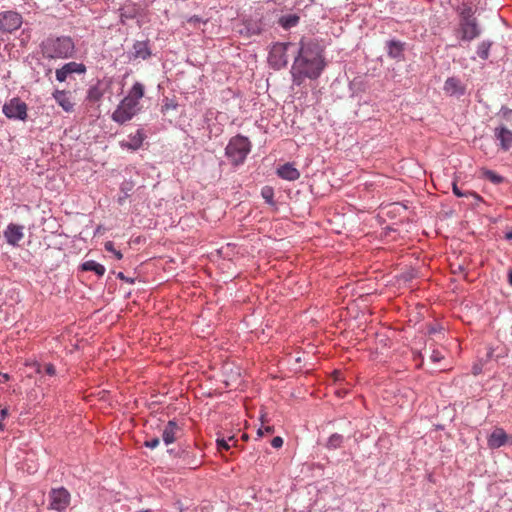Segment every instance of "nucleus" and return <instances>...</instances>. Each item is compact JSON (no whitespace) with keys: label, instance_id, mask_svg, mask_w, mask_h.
I'll use <instances>...</instances> for the list:
<instances>
[{"label":"nucleus","instance_id":"nucleus-10","mask_svg":"<svg viewBox=\"0 0 512 512\" xmlns=\"http://www.w3.org/2000/svg\"><path fill=\"white\" fill-rule=\"evenodd\" d=\"M152 55L151 48L149 46V40L135 41L133 43L131 51L127 53L129 61L135 60H147Z\"/></svg>","mask_w":512,"mask_h":512},{"label":"nucleus","instance_id":"nucleus-45","mask_svg":"<svg viewBox=\"0 0 512 512\" xmlns=\"http://www.w3.org/2000/svg\"><path fill=\"white\" fill-rule=\"evenodd\" d=\"M4 429V425L2 423V421H0V430H3Z\"/></svg>","mask_w":512,"mask_h":512},{"label":"nucleus","instance_id":"nucleus-8","mask_svg":"<svg viewBox=\"0 0 512 512\" xmlns=\"http://www.w3.org/2000/svg\"><path fill=\"white\" fill-rule=\"evenodd\" d=\"M49 499L51 509L63 512L70 504V493L63 487L52 489Z\"/></svg>","mask_w":512,"mask_h":512},{"label":"nucleus","instance_id":"nucleus-25","mask_svg":"<svg viewBox=\"0 0 512 512\" xmlns=\"http://www.w3.org/2000/svg\"><path fill=\"white\" fill-rule=\"evenodd\" d=\"M492 43L490 41H482L477 48V55L482 60H486L489 57V50Z\"/></svg>","mask_w":512,"mask_h":512},{"label":"nucleus","instance_id":"nucleus-11","mask_svg":"<svg viewBox=\"0 0 512 512\" xmlns=\"http://www.w3.org/2000/svg\"><path fill=\"white\" fill-rule=\"evenodd\" d=\"M460 31L462 33L461 39L465 41H471L477 38L481 33L475 18L460 20Z\"/></svg>","mask_w":512,"mask_h":512},{"label":"nucleus","instance_id":"nucleus-41","mask_svg":"<svg viewBox=\"0 0 512 512\" xmlns=\"http://www.w3.org/2000/svg\"><path fill=\"white\" fill-rule=\"evenodd\" d=\"M8 415V410L6 408L0 410V421H3Z\"/></svg>","mask_w":512,"mask_h":512},{"label":"nucleus","instance_id":"nucleus-12","mask_svg":"<svg viewBox=\"0 0 512 512\" xmlns=\"http://www.w3.org/2000/svg\"><path fill=\"white\" fill-rule=\"evenodd\" d=\"M3 236L6 242L15 247L24 238V226L19 224L10 223L3 231Z\"/></svg>","mask_w":512,"mask_h":512},{"label":"nucleus","instance_id":"nucleus-6","mask_svg":"<svg viewBox=\"0 0 512 512\" xmlns=\"http://www.w3.org/2000/svg\"><path fill=\"white\" fill-rule=\"evenodd\" d=\"M2 112L9 119L24 121L27 118V105L19 98H12L3 105Z\"/></svg>","mask_w":512,"mask_h":512},{"label":"nucleus","instance_id":"nucleus-31","mask_svg":"<svg viewBox=\"0 0 512 512\" xmlns=\"http://www.w3.org/2000/svg\"><path fill=\"white\" fill-rule=\"evenodd\" d=\"M233 439H234V437H230L228 440H225L224 438L217 439L216 443H217L218 449L219 450H229L230 445H229L228 441H231Z\"/></svg>","mask_w":512,"mask_h":512},{"label":"nucleus","instance_id":"nucleus-27","mask_svg":"<svg viewBox=\"0 0 512 512\" xmlns=\"http://www.w3.org/2000/svg\"><path fill=\"white\" fill-rule=\"evenodd\" d=\"M484 176L486 179L491 181L493 184H500L504 181V178L501 175L495 173L492 170H486L484 172Z\"/></svg>","mask_w":512,"mask_h":512},{"label":"nucleus","instance_id":"nucleus-26","mask_svg":"<svg viewBox=\"0 0 512 512\" xmlns=\"http://www.w3.org/2000/svg\"><path fill=\"white\" fill-rule=\"evenodd\" d=\"M261 196L265 202L271 206L275 205L274 201V189L271 186H264L261 189Z\"/></svg>","mask_w":512,"mask_h":512},{"label":"nucleus","instance_id":"nucleus-29","mask_svg":"<svg viewBox=\"0 0 512 512\" xmlns=\"http://www.w3.org/2000/svg\"><path fill=\"white\" fill-rule=\"evenodd\" d=\"M134 17H135L134 10H121V13H120L121 23L124 24L126 22V20L133 19Z\"/></svg>","mask_w":512,"mask_h":512},{"label":"nucleus","instance_id":"nucleus-9","mask_svg":"<svg viewBox=\"0 0 512 512\" xmlns=\"http://www.w3.org/2000/svg\"><path fill=\"white\" fill-rule=\"evenodd\" d=\"M86 66L83 63L78 62H68L65 63L62 67L56 69L55 76L56 80L59 82L66 81L73 74L82 75L86 73Z\"/></svg>","mask_w":512,"mask_h":512},{"label":"nucleus","instance_id":"nucleus-24","mask_svg":"<svg viewBox=\"0 0 512 512\" xmlns=\"http://www.w3.org/2000/svg\"><path fill=\"white\" fill-rule=\"evenodd\" d=\"M343 436L341 434H338V433H334L332 434L329 438H328V441L326 443V447L328 449H337L339 448L342 443H343Z\"/></svg>","mask_w":512,"mask_h":512},{"label":"nucleus","instance_id":"nucleus-34","mask_svg":"<svg viewBox=\"0 0 512 512\" xmlns=\"http://www.w3.org/2000/svg\"><path fill=\"white\" fill-rule=\"evenodd\" d=\"M271 445L273 448H281L283 446V439L280 436H276L272 439Z\"/></svg>","mask_w":512,"mask_h":512},{"label":"nucleus","instance_id":"nucleus-19","mask_svg":"<svg viewBox=\"0 0 512 512\" xmlns=\"http://www.w3.org/2000/svg\"><path fill=\"white\" fill-rule=\"evenodd\" d=\"M144 138L145 136L142 130L138 129L135 133H131L128 136V140L126 142H122V146L131 150H137L141 147Z\"/></svg>","mask_w":512,"mask_h":512},{"label":"nucleus","instance_id":"nucleus-23","mask_svg":"<svg viewBox=\"0 0 512 512\" xmlns=\"http://www.w3.org/2000/svg\"><path fill=\"white\" fill-rule=\"evenodd\" d=\"M461 20H467V18H473L474 9L470 0L464 1L462 6L458 8Z\"/></svg>","mask_w":512,"mask_h":512},{"label":"nucleus","instance_id":"nucleus-40","mask_svg":"<svg viewBox=\"0 0 512 512\" xmlns=\"http://www.w3.org/2000/svg\"><path fill=\"white\" fill-rule=\"evenodd\" d=\"M117 277H118L119 279H121V280H124V281L128 282V283H133V279H131V278H127L126 276H124V274H123L122 272H119V273L117 274Z\"/></svg>","mask_w":512,"mask_h":512},{"label":"nucleus","instance_id":"nucleus-47","mask_svg":"<svg viewBox=\"0 0 512 512\" xmlns=\"http://www.w3.org/2000/svg\"><path fill=\"white\" fill-rule=\"evenodd\" d=\"M140 512H150V510H143V511H140Z\"/></svg>","mask_w":512,"mask_h":512},{"label":"nucleus","instance_id":"nucleus-36","mask_svg":"<svg viewBox=\"0 0 512 512\" xmlns=\"http://www.w3.org/2000/svg\"><path fill=\"white\" fill-rule=\"evenodd\" d=\"M273 432V428L271 426H266L265 428H260L257 431L258 436H263L265 433L270 434Z\"/></svg>","mask_w":512,"mask_h":512},{"label":"nucleus","instance_id":"nucleus-44","mask_svg":"<svg viewBox=\"0 0 512 512\" xmlns=\"http://www.w3.org/2000/svg\"><path fill=\"white\" fill-rule=\"evenodd\" d=\"M190 21L197 22V21H199V18H197V17H193V18H191V19H190Z\"/></svg>","mask_w":512,"mask_h":512},{"label":"nucleus","instance_id":"nucleus-39","mask_svg":"<svg viewBox=\"0 0 512 512\" xmlns=\"http://www.w3.org/2000/svg\"><path fill=\"white\" fill-rule=\"evenodd\" d=\"M46 374L53 376L55 374V367L52 364H47L45 366Z\"/></svg>","mask_w":512,"mask_h":512},{"label":"nucleus","instance_id":"nucleus-46","mask_svg":"<svg viewBox=\"0 0 512 512\" xmlns=\"http://www.w3.org/2000/svg\"><path fill=\"white\" fill-rule=\"evenodd\" d=\"M4 377L5 380H8L9 376L7 374H3L2 375Z\"/></svg>","mask_w":512,"mask_h":512},{"label":"nucleus","instance_id":"nucleus-2","mask_svg":"<svg viewBox=\"0 0 512 512\" xmlns=\"http://www.w3.org/2000/svg\"><path fill=\"white\" fill-rule=\"evenodd\" d=\"M144 92V85L140 82H135L128 94L112 113L113 121L119 124L130 121L140 110V100L143 98Z\"/></svg>","mask_w":512,"mask_h":512},{"label":"nucleus","instance_id":"nucleus-3","mask_svg":"<svg viewBox=\"0 0 512 512\" xmlns=\"http://www.w3.org/2000/svg\"><path fill=\"white\" fill-rule=\"evenodd\" d=\"M40 50L46 59H68L75 53V43L69 36L48 37L40 44Z\"/></svg>","mask_w":512,"mask_h":512},{"label":"nucleus","instance_id":"nucleus-35","mask_svg":"<svg viewBox=\"0 0 512 512\" xmlns=\"http://www.w3.org/2000/svg\"><path fill=\"white\" fill-rule=\"evenodd\" d=\"M430 358L433 362H439L443 359V355L438 350H433Z\"/></svg>","mask_w":512,"mask_h":512},{"label":"nucleus","instance_id":"nucleus-16","mask_svg":"<svg viewBox=\"0 0 512 512\" xmlns=\"http://www.w3.org/2000/svg\"><path fill=\"white\" fill-rule=\"evenodd\" d=\"M278 177L287 181H295L299 179L300 172L294 167L292 163H285L277 168Z\"/></svg>","mask_w":512,"mask_h":512},{"label":"nucleus","instance_id":"nucleus-1","mask_svg":"<svg viewBox=\"0 0 512 512\" xmlns=\"http://www.w3.org/2000/svg\"><path fill=\"white\" fill-rule=\"evenodd\" d=\"M325 66L326 62L319 45L302 40L290 71L293 84L300 86L306 79L319 78Z\"/></svg>","mask_w":512,"mask_h":512},{"label":"nucleus","instance_id":"nucleus-7","mask_svg":"<svg viewBox=\"0 0 512 512\" xmlns=\"http://www.w3.org/2000/svg\"><path fill=\"white\" fill-rule=\"evenodd\" d=\"M22 24V16L15 11L0 12V33H12Z\"/></svg>","mask_w":512,"mask_h":512},{"label":"nucleus","instance_id":"nucleus-30","mask_svg":"<svg viewBox=\"0 0 512 512\" xmlns=\"http://www.w3.org/2000/svg\"><path fill=\"white\" fill-rule=\"evenodd\" d=\"M177 106L178 105L174 100L166 98L162 106V109L163 111L175 110Z\"/></svg>","mask_w":512,"mask_h":512},{"label":"nucleus","instance_id":"nucleus-4","mask_svg":"<svg viewBox=\"0 0 512 512\" xmlns=\"http://www.w3.org/2000/svg\"><path fill=\"white\" fill-rule=\"evenodd\" d=\"M251 151V142L243 135H236L230 139L225 155L234 166L242 165Z\"/></svg>","mask_w":512,"mask_h":512},{"label":"nucleus","instance_id":"nucleus-42","mask_svg":"<svg viewBox=\"0 0 512 512\" xmlns=\"http://www.w3.org/2000/svg\"><path fill=\"white\" fill-rule=\"evenodd\" d=\"M508 282L512 286V269L508 273Z\"/></svg>","mask_w":512,"mask_h":512},{"label":"nucleus","instance_id":"nucleus-37","mask_svg":"<svg viewBox=\"0 0 512 512\" xmlns=\"http://www.w3.org/2000/svg\"><path fill=\"white\" fill-rule=\"evenodd\" d=\"M512 113V110L509 109L508 107L506 106H502V108L500 109V114L504 117V118H509L510 114Z\"/></svg>","mask_w":512,"mask_h":512},{"label":"nucleus","instance_id":"nucleus-20","mask_svg":"<svg viewBox=\"0 0 512 512\" xmlns=\"http://www.w3.org/2000/svg\"><path fill=\"white\" fill-rule=\"evenodd\" d=\"M386 49L389 57L393 59H401L403 56V43L396 40L386 42Z\"/></svg>","mask_w":512,"mask_h":512},{"label":"nucleus","instance_id":"nucleus-32","mask_svg":"<svg viewBox=\"0 0 512 512\" xmlns=\"http://www.w3.org/2000/svg\"><path fill=\"white\" fill-rule=\"evenodd\" d=\"M160 444V439L158 437L151 438L149 440H146L144 445L147 448L155 449Z\"/></svg>","mask_w":512,"mask_h":512},{"label":"nucleus","instance_id":"nucleus-38","mask_svg":"<svg viewBox=\"0 0 512 512\" xmlns=\"http://www.w3.org/2000/svg\"><path fill=\"white\" fill-rule=\"evenodd\" d=\"M452 189H453V193L457 197H465V196H467V193L462 192L455 183L453 184V188Z\"/></svg>","mask_w":512,"mask_h":512},{"label":"nucleus","instance_id":"nucleus-33","mask_svg":"<svg viewBox=\"0 0 512 512\" xmlns=\"http://www.w3.org/2000/svg\"><path fill=\"white\" fill-rule=\"evenodd\" d=\"M247 31L249 35H258L261 33V27L259 26V24L254 23L251 26H247Z\"/></svg>","mask_w":512,"mask_h":512},{"label":"nucleus","instance_id":"nucleus-18","mask_svg":"<svg viewBox=\"0 0 512 512\" xmlns=\"http://www.w3.org/2000/svg\"><path fill=\"white\" fill-rule=\"evenodd\" d=\"M56 103L62 107L65 112H71L74 104L71 102L68 93L64 90H55L52 94Z\"/></svg>","mask_w":512,"mask_h":512},{"label":"nucleus","instance_id":"nucleus-21","mask_svg":"<svg viewBox=\"0 0 512 512\" xmlns=\"http://www.w3.org/2000/svg\"><path fill=\"white\" fill-rule=\"evenodd\" d=\"M81 269L83 271H91V272H94L97 276L101 277L105 274V267L94 261V260H88V261H85L81 264Z\"/></svg>","mask_w":512,"mask_h":512},{"label":"nucleus","instance_id":"nucleus-22","mask_svg":"<svg viewBox=\"0 0 512 512\" xmlns=\"http://www.w3.org/2000/svg\"><path fill=\"white\" fill-rule=\"evenodd\" d=\"M298 22H299V16L296 14L283 15L279 19V24L284 29H290L292 27H295L298 24Z\"/></svg>","mask_w":512,"mask_h":512},{"label":"nucleus","instance_id":"nucleus-5","mask_svg":"<svg viewBox=\"0 0 512 512\" xmlns=\"http://www.w3.org/2000/svg\"><path fill=\"white\" fill-rule=\"evenodd\" d=\"M291 47H293V44L289 43V42L275 43L269 51V55H268L269 65L275 70H280V69L286 67L288 64L287 52L289 51V49Z\"/></svg>","mask_w":512,"mask_h":512},{"label":"nucleus","instance_id":"nucleus-17","mask_svg":"<svg viewBox=\"0 0 512 512\" xmlns=\"http://www.w3.org/2000/svg\"><path fill=\"white\" fill-rule=\"evenodd\" d=\"M507 442V434L502 428H496L489 435L487 444L491 449H498L504 446Z\"/></svg>","mask_w":512,"mask_h":512},{"label":"nucleus","instance_id":"nucleus-28","mask_svg":"<svg viewBox=\"0 0 512 512\" xmlns=\"http://www.w3.org/2000/svg\"><path fill=\"white\" fill-rule=\"evenodd\" d=\"M104 247H105L106 251L113 253L118 260L122 259L123 255H122L121 251L116 250L114 248L113 242H111V241L106 242Z\"/></svg>","mask_w":512,"mask_h":512},{"label":"nucleus","instance_id":"nucleus-15","mask_svg":"<svg viewBox=\"0 0 512 512\" xmlns=\"http://www.w3.org/2000/svg\"><path fill=\"white\" fill-rule=\"evenodd\" d=\"M180 427L175 420H170L162 431V439L166 445L172 444L180 432Z\"/></svg>","mask_w":512,"mask_h":512},{"label":"nucleus","instance_id":"nucleus-43","mask_svg":"<svg viewBox=\"0 0 512 512\" xmlns=\"http://www.w3.org/2000/svg\"><path fill=\"white\" fill-rule=\"evenodd\" d=\"M506 239L512 240V230L506 233Z\"/></svg>","mask_w":512,"mask_h":512},{"label":"nucleus","instance_id":"nucleus-14","mask_svg":"<svg viewBox=\"0 0 512 512\" xmlns=\"http://www.w3.org/2000/svg\"><path fill=\"white\" fill-rule=\"evenodd\" d=\"M494 136L499 141V147L503 151H508L512 147V131L504 126L495 128Z\"/></svg>","mask_w":512,"mask_h":512},{"label":"nucleus","instance_id":"nucleus-13","mask_svg":"<svg viewBox=\"0 0 512 512\" xmlns=\"http://www.w3.org/2000/svg\"><path fill=\"white\" fill-rule=\"evenodd\" d=\"M444 92L449 96L460 98L466 93V86L457 77H449L446 79L443 87Z\"/></svg>","mask_w":512,"mask_h":512}]
</instances>
